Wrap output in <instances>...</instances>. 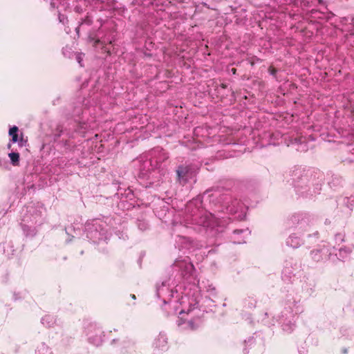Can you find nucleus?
<instances>
[{
  "label": "nucleus",
  "instance_id": "f257e3e1",
  "mask_svg": "<svg viewBox=\"0 0 354 354\" xmlns=\"http://www.w3.org/2000/svg\"><path fill=\"white\" fill-rule=\"evenodd\" d=\"M199 224L205 227L214 228L219 225V221L217 220L214 215L210 213H206L202 216L198 221Z\"/></svg>",
  "mask_w": 354,
  "mask_h": 354
},
{
  "label": "nucleus",
  "instance_id": "f03ea898",
  "mask_svg": "<svg viewBox=\"0 0 354 354\" xmlns=\"http://www.w3.org/2000/svg\"><path fill=\"white\" fill-rule=\"evenodd\" d=\"M69 0H53L51 2V6L53 8H57L58 10L59 19L62 23H64V17L63 15H62L61 12L69 8Z\"/></svg>",
  "mask_w": 354,
  "mask_h": 354
},
{
  "label": "nucleus",
  "instance_id": "7ed1b4c3",
  "mask_svg": "<svg viewBox=\"0 0 354 354\" xmlns=\"http://www.w3.org/2000/svg\"><path fill=\"white\" fill-rule=\"evenodd\" d=\"M36 354H53V352L47 346L42 344L37 348Z\"/></svg>",
  "mask_w": 354,
  "mask_h": 354
},
{
  "label": "nucleus",
  "instance_id": "20e7f679",
  "mask_svg": "<svg viewBox=\"0 0 354 354\" xmlns=\"http://www.w3.org/2000/svg\"><path fill=\"white\" fill-rule=\"evenodd\" d=\"M17 131L18 128L17 127H13L10 129L9 130V135L12 136V141L13 142H16L18 140V136H17Z\"/></svg>",
  "mask_w": 354,
  "mask_h": 354
},
{
  "label": "nucleus",
  "instance_id": "39448f33",
  "mask_svg": "<svg viewBox=\"0 0 354 354\" xmlns=\"http://www.w3.org/2000/svg\"><path fill=\"white\" fill-rule=\"evenodd\" d=\"M10 158V160H11V162L13 165H17L19 162V155L18 153H15V152H12V153H10L8 154Z\"/></svg>",
  "mask_w": 354,
  "mask_h": 354
},
{
  "label": "nucleus",
  "instance_id": "423d86ee",
  "mask_svg": "<svg viewBox=\"0 0 354 354\" xmlns=\"http://www.w3.org/2000/svg\"><path fill=\"white\" fill-rule=\"evenodd\" d=\"M177 173H178V176L179 177V178H184L187 174V168H185V167H179V169H178L177 171Z\"/></svg>",
  "mask_w": 354,
  "mask_h": 354
},
{
  "label": "nucleus",
  "instance_id": "0eeeda50",
  "mask_svg": "<svg viewBox=\"0 0 354 354\" xmlns=\"http://www.w3.org/2000/svg\"><path fill=\"white\" fill-rule=\"evenodd\" d=\"M319 252V251L317 250V251H313L312 252V255H313V258L316 260V261H319V257H317V254Z\"/></svg>",
  "mask_w": 354,
  "mask_h": 354
},
{
  "label": "nucleus",
  "instance_id": "6e6552de",
  "mask_svg": "<svg viewBox=\"0 0 354 354\" xmlns=\"http://www.w3.org/2000/svg\"><path fill=\"white\" fill-rule=\"evenodd\" d=\"M234 234L245 233V234H249V232H248V230H234Z\"/></svg>",
  "mask_w": 354,
  "mask_h": 354
},
{
  "label": "nucleus",
  "instance_id": "1a4fd4ad",
  "mask_svg": "<svg viewBox=\"0 0 354 354\" xmlns=\"http://www.w3.org/2000/svg\"><path fill=\"white\" fill-rule=\"evenodd\" d=\"M189 326H190V328H191L192 329H196V328L198 326V325L194 326V325H193V324H192V322H190V323H189Z\"/></svg>",
  "mask_w": 354,
  "mask_h": 354
},
{
  "label": "nucleus",
  "instance_id": "9d476101",
  "mask_svg": "<svg viewBox=\"0 0 354 354\" xmlns=\"http://www.w3.org/2000/svg\"><path fill=\"white\" fill-rule=\"evenodd\" d=\"M230 212L231 213H236V210H234L233 208H230Z\"/></svg>",
  "mask_w": 354,
  "mask_h": 354
},
{
  "label": "nucleus",
  "instance_id": "9b49d317",
  "mask_svg": "<svg viewBox=\"0 0 354 354\" xmlns=\"http://www.w3.org/2000/svg\"><path fill=\"white\" fill-rule=\"evenodd\" d=\"M77 59L78 62L81 64V58L80 57V56H77Z\"/></svg>",
  "mask_w": 354,
  "mask_h": 354
},
{
  "label": "nucleus",
  "instance_id": "f8f14e48",
  "mask_svg": "<svg viewBox=\"0 0 354 354\" xmlns=\"http://www.w3.org/2000/svg\"><path fill=\"white\" fill-rule=\"evenodd\" d=\"M232 73H235L234 68H232Z\"/></svg>",
  "mask_w": 354,
  "mask_h": 354
},
{
  "label": "nucleus",
  "instance_id": "ddd939ff",
  "mask_svg": "<svg viewBox=\"0 0 354 354\" xmlns=\"http://www.w3.org/2000/svg\"><path fill=\"white\" fill-rule=\"evenodd\" d=\"M232 73H235L234 68H232Z\"/></svg>",
  "mask_w": 354,
  "mask_h": 354
},
{
  "label": "nucleus",
  "instance_id": "4468645a",
  "mask_svg": "<svg viewBox=\"0 0 354 354\" xmlns=\"http://www.w3.org/2000/svg\"><path fill=\"white\" fill-rule=\"evenodd\" d=\"M232 73H235L234 68H232Z\"/></svg>",
  "mask_w": 354,
  "mask_h": 354
},
{
  "label": "nucleus",
  "instance_id": "2eb2a0df",
  "mask_svg": "<svg viewBox=\"0 0 354 354\" xmlns=\"http://www.w3.org/2000/svg\"><path fill=\"white\" fill-rule=\"evenodd\" d=\"M209 288L212 289V290H214V288H212L211 286H209Z\"/></svg>",
  "mask_w": 354,
  "mask_h": 354
},
{
  "label": "nucleus",
  "instance_id": "dca6fc26",
  "mask_svg": "<svg viewBox=\"0 0 354 354\" xmlns=\"http://www.w3.org/2000/svg\"><path fill=\"white\" fill-rule=\"evenodd\" d=\"M132 297H133V299H135V298H136V297H135V295H132Z\"/></svg>",
  "mask_w": 354,
  "mask_h": 354
}]
</instances>
